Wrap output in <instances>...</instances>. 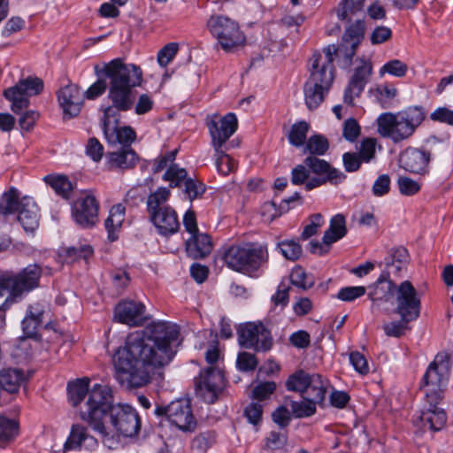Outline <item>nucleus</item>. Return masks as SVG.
I'll list each match as a JSON object with an SVG mask.
<instances>
[{"label": "nucleus", "instance_id": "1", "mask_svg": "<svg viewBox=\"0 0 453 453\" xmlns=\"http://www.w3.org/2000/svg\"><path fill=\"white\" fill-rule=\"evenodd\" d=\"M179 335V326L165 321L129 334L125 345L112 357L116 379L127 388L148 385L153 375L173 359Z\"/></svg>", "mask_w": 453, "mask_h": 453}, {"label": "nucleus", "instance_id": "2", "mask_svg": "<svg viewBox=\"0 0 453 453\" xmlns=\"http://www.w3.org/2000/svg\"><path fill=\"white\" fill-rule=\"evenodd\" d=\"M79 413L81 419L109 449L118 444L120 435L134 436L141 428L135 409L126 403L114 404L109 386L96 387L87 402L80 406Z\"/></svg>", "mask_w": 453, "mask_h": 453}, {"label": "nucleus", "instance_id": "3", "mask_svg": "<svg viewBox=\"0 0 453 453\" xmlns=\"http://www.w3.org/2000/svg\"><path fill=\"white\" fill-rule=\"evenodd\" d=\"M95 73L97 77L104 76L109 81L108 98L112 104L104 110L102 119V130H104L107 127L106 124L111 127L119 125V111L133 109L134 89L142 84L143 73L139 65L126 63L120 58L104 64L103 67L96 65Z\"/></svg>", "mask_w": 453, "mask_h": 453}, {"label": "nucleus", "instance_id": "4", "mask_svg": "<svg viewBox=\"0 0 453 453\" xmlns=\"http://www.w3.org/2000/svg\"><path fill=\"white\" fill-rule=\"evenodd\" d=\"M327 55L314 52L310 59V76L303 86L304 102L311 111L317 109L328 94L334 79V63Z\"/></svg>", "mask_w": 453, "mask_h": 453}, {"label": "nucleus", "instance_id": "5", "mask_svg": "<svg viewBox=\"0 0 453 453\" xmlns=\"http://www.w3.org/2000/svg\"><path fill=\"white\" fill-rule=\"evenodd\" d=\"M426 119L421 106H410L396 113L384 112L377 119L378 132L395 143L407 140Z\"/></svg>", "mask_w": 453, "mask_h": 453}, {"label": "nucleus", "instance_id": "6", "mask_svg": "<svg viewBox=\"0 0 453 453\" xmlns=\"http://www.w3.org/2000/svg\"><path fill=\"white\" fill-rule=\"evenodd\" d=\"M219 254L228 268L245 274L257 271L268 260L267 250L254 243L226 244Z\"/></svg>", "mask_w": 453, "mask_h": 453}, {"label": "nucleus", "instance_id": "7", "mask_svg": "<svg viewBox=\"0 0 453 453\" xmlns=\"http://www.w3.org/2000/svg\"><path fill=\"white\" fill-rule=\"evenodd\" d=\"M450 370V358L445 352L438 353L428 365L421 384L428 403L434 405L442 399L443 390L449 382Z\"/></svg>", "mask_w": 453, "mask_h": 453}, {"label": "nucleus", "instance_id": "8", "mask_svg": "<svg viewBox=\"0 0 453 453\" xmlns=\"http://www.w3.org/2000/svg\"><path fill=\"white\" fill-rule=\"evenodd\" d=\"M365 25L364 20L357 19L355 22L349 24L342 37V42L335 46L334 44L324 48L320 52L322 55H327L330 51V60L334 63V57L339 58V65L342 68L349 67L357 49L365 37Z\"/></svg>", "mask_w": 453, "mask_h": 453}, {"label": "nucleus", "instance_id": "9", "mask_svg": "<svg viewBox=\"0 0 453 453\" xmlns=\"http://www.w3.org/2000/svg\"><path fill=\"white\" fill-rule=\"evenodd\" d=\"M206 27L226 52H231L246 42V36L238 23L228 17L212 15L207 20Z\"/></svg>", "mask_w": 453, "mask_h": 453}, {"label": "nucleus", "instance_id": "10", "mask_svg": "<svg viewBox=\"0 0 453 453\" xmlns=\"http://www.w3.org/2000/svg\"><path fill=\"white\" fill-rule=\"evenodd\" d=\"M163 180L169 182V188L160 187L149 198H168L170 188H178L184 185V193L188 198H197L202 196L206 187L200 180L188 178L185 168L172 164L163 175Z\"/></svg>", "mask_w": 453, "mask_h": 453}, {"label": "nucleus", "instance_id": "11", "mask_svg": "<svg viewBox=\"0 0 453 453\" xmlns=\"http://www.w3.org/2000/svg\"><path fill=\"white\" fill-rule=\"evenodd\" d=\"M42 275L41 268L36 265H30L17 275H5L0 278V296L9 292L12 296H19L39 285Z\"/></svg>", "mask_w": 453, "mask_h": 453}, {"label": "nucleus", "instance_id": "12", "mask_svg": "<svg viewBox=\"0 0 453 453\" xmlns=\"http://www.w3.org/2000/svg\"><path fill=\"white\" fill-rule=\"evenodd\" d=\"M42 89V80L30 76L20 80L15 86L5 88L4 96L11 102V110L19 114L29 106V97L40 94Z\"/></svg>", "mask_w": 453, "mask_h": 453}, {"label": "nucleus", "instance_id": "13", "mask_svg": "<svg viewBox=\"0 0 453 453\" xmlns=\"http://www.w3.org/2000/svg\"><path fill=\"white\" fill-rule=\"evenodd\" d=\"M149 218L159 234L168 236L178 232L180 222L177 212L166 200H147Z\"/></svg>", "mask_w": 453, "mask_h": 453}, {"label": "nucleus", "instance_id": "14", "mask_svg": "<svg viewBox=\"0 0 453 453\" xmlns=\"http://www.w3.org/2000/svg\"><path fill=\"white\" fill-rule=\"evenodd\" d=\"M155 414L165 416L172 425L182 432H193L196 427V420L188 399L173 401L167 406H158Z\"/></svg>", "mask_w": 453, "mask_h": 453}, {"label": "nucleus", "instance_id": "15", "mask_svg": "<svg viewBox=\"0 0 453 453\" xmlns=\"http://www.w3.org/2000/svg\"><path fill=\"white\" fill-rule=\"evenodd\" d=\"M304 165L316 177L311 178L305 185V190L309 191L320 187L326 182L337 184L346 179V175L339 169L333 167L328 162L316 156H308L304 159Z\"/></svg>", "mask_w": 453, "mask_h": 453}, {"label": "nucleus", "instance_id": "16", "mask_svg": "<svg viewBox=\"0 0 453 453\" xmlns=\"http://www.w3.org/2000/svg\"><path fill=\"white\" fill-rule=\"evenodd\" d=\"M395 312L400 317L416 320L421 311L420 296L409 280H404L397 286L395 291Z\"/></svg>", "mask_w": 453, "mask_h": 453}, {"label": "nucleus", "instance_id": "17", "mask_svg": "<svg viewBox=\"0 0 453 453\" xmlns=\"http://www.w3.org/2000/svg\"><path fill=\"white\" fill-rule=\"evenodd\" d=\"M225 385L224 375L220 369L211 366L202 372L196 380V393L207 403L218 399Z\"/></svg>", "mask_w": 453, "mask_h": 453}, {"label": "nucleus", "instance_id": "18", "mask_svg": "<svg viewBox=\"0 0 453 453\" xmlns=\"http://www.w3.org/2000/svg\"><path fill=\"white\" fill-rule=\"evenodd\" d=\"M206 127L211 138V146L214 150H218L236 132L238 120L232 112L223 117L213 115L206 119Z\"/></svg>", "mask_w": 453, "mask_h": 453}, {"label": "nucleus", "instance_id": "19", "mask_svg": "<svg viewBox=\"0 0 453 453\" xmlns=\"http://www.w3.org/2000/svg\"><path fill=\"white\" fill-rule=\"evenodd\" d=\"M358 65L354 68L348 86L344 90L343 101L345 104L353 106L354 99L360 96L372 74V63L370 59H357Z\"/></svg>", "mask_w": 453, "mask_h": 453}, {"label": "nucleus", "instance_id": "20", "mask_svg": "<svg viewBox=\"0 0 453 453\" xmlns=\"http://www.w3.org/2000/svg\"><path fill=\"white\" fill-rule=\"evenodd\" d=\"M239 342L242 347L257 351H266L273 344L270 332L261 323H248L242 326L239 330Z\"/></svg>", "mask_w": 453, "mask_h": 453}, {"label": "nucleus", "instance_id": "21", "mask_svg": "<svg viewBox=\"0 0 453 453\" xmlns=\"http://www.w3.org/2000/svg\"><path fill=\"white\" fill-rule=\"evenodd\" d=\"M0 212L3 215L18 213V220L26 231L34 230L38 225L37 206L35 203H21L20 200H1Z\"/></svg>", "mask_w": 453, "mask_h": 453}, {"label": "nucleus", "instance_id": "22", "mask_svg": "<svg viewBox=\"0 0 453 453\" xmlns=\"http://www.w3.org/2000/svg\"><path fill=\"white\" fill-rule=\"evenodd\" d=\"M347 232L345 217L342 214L334 215L330 220L328 229L324 233L322 242H311V252L319 256L327 254L330 245L343 238Z\"/></svg>", "mask_w": 453, "mask_h": 453}, {"label": "nucleus", "instance_id": "23", "mask_svg": "<svg viewBox=\"0 0 453 453\" xmlns=\"http://www.w3.org/2000/svg\"><path fill=\"white\" fill-rule=\"evenodd\" d=\"M397 286L390 279V272L383 270L377 280L368 287V297L372 303V308L390 302L395 296Z\"/></svg>", "mask_w": 453, "mask_h": 453}, {"label": "nucleus", "instance_id": "24", "mask_svg": "<svg viewBox=\"0 0 453 453\" xmlns=\"http://www.w3.org/2000/svg\"><path fill=\"white\" fill-rule=\"evenodd\" d=\"M99 204L96 200H74L72 218L83 228L94 226L98 221Z\"/></svg>", "mask_w": 453, "mask_h": 453}, {"label": "nucleus", "instance_id": "25", "mask_svg": "<svg viewBox=\"0 0 453 453\" xmlns=\"http://www.w3.org/2000/svg\"><path fill=\"white\" fill-rule=\"evenodd\" d=\"M145 306L134 301L120 302L115 308L114 319L130 326H142L145 322Z\"/></svg>", "mask_w": 453, "mask_h": 453}, {"label": "nucleus", "instance_id": "26", "mask_svg": "<svg viewBox=\"0 0 453 453\" xmlns=\"http://www.w3.org/2000/svg\"><path fill=\"white\" fill-rule=\"evenodd\" d=\"M430 158L429 151L417 148H408L400 156V164L403 169L410 173L422 174L427 172Z\"/></svg>", "mask_w": 453, "mask_h": 453}, {"label": "nucleus", "instance_id": "27", "mask_svg": "<svg viewBox=\"0 0 453 453\" xmlns=\"http://www.w3.org/2000/svg\"><path fill=\"white\" fill-rule=\"evenodd\" d=\"M57 96L65 115L73 118L80 113L83 103V96L76 85L70 84L60 88Z\"/></svg>", "mask_w": 453, "mask_h": 453}, {"label": "nucleus", "instance_id": "28", "mask_svg": "<svg viewBox=\"0 0 453 453\" xmlns=\"http://www.w3.org/2000/svg\"><path fill=\"white\" fill-rule=\"evenodd\" d=\"M107 127L103 130L104 139L109 146L120 148H132V143L136 139V133L130 126L119 127V125Z\"/></svg>", "mask_w": 453, "mask_h": 453}, {"label": "nucleus", "instance_id": "29", "mask_svg": "<svg viewBox=\"0 0 453 453\" xmlns=\"http://www.w3.org/2000/svg\"><path fill=\"white\" fill-rule=\"evenodd\" d=\"M426 411H422L420 415L413 421L414 425L423 431H439L446 423L445 411L438 408L436 404L432 405Z\"/></svg>", "mask_w": 453, "mask_h": 453}, {"label": "nucleus", "instance_id": "30", "mask_svg": "<svg viewBox=\"0 0 453 453\" xmlns=\"http://www.w3.org/2000/svg\"><path fill=\"white\" fill-rule=\"evenodd\" d=\"M139 161L137 153L132 148H119L106 154V165L111 170H128Z\"/></svg>", "mask_w": 453, "mask_h": 453}, {"label": "nucleus", "instance_id": "31", "mask_svg": "<svg viewBox=\"0 0 453 453\" xmlns=\"http://www.w3.org/2000/svg\"><path fill=\"white\" fill-rule=\"evenodd\" d=\"M212 242L209 234L196 233L190 235L186 241V250L190 257L195 259L207 257L212 250Z\"/></svg>", "mask_w": 453, "mask_h": 453}, {"label": "nucleus", "instance_id": "32", "mask_svg": "<svg viewBox=\"0 0 453 453\" xmlns=\"http://www.w3.org/2000/svg\"><path fill=\"white\" fill-rule=\"evenodd\" d=\"M83 444L87 447H95L97 445V440L88 434L85 426L74 424L72 426L70 434L64 444V452L80 449Z\"/></svg>", "mask_w": 453, "mask_h": 453}, {"label": "nucleus", "instance_id": "33", "mask_svg": "<svg viewBox=\"0 0 453 453\" xmlns=\"http://www.w3.org/2000/svg\"><path fill=\"white\" fill-rule=\"evenodd\" d=\"M328 387L329 382L326 379H324L319 373H311L303 397L311 399L315 403H319V406H322Z\"/></svg>", "mask_w": 453, "mask_h": 453}, {"label": "nucleus", "instance_id": "34", "mask_svg": "<svg viewBox=\"0 0 453 453\" xmlns=\"http://www.w3.org/2000/svg\"><path fill=\"white\" fill-rule=\"evenodd\" d=\"M102 384H95L89 388V380L87 378L78 379L74 381L69 382L67 386L68 398L73 406H78L82 400L86 399L84 403L88 399L92 390Z\"/></svg>", "mask_w": 453, "mask_h": 453}, {"label": "nucleus", "instance_id": "35", "mask_svg": "<svg viewBox=\"0 0 453 453\" xmlns=\"http://www.w3.org/2000/svg\"><path fill=\"white\" fill-rule=\"evenodd\" d=\"M43 180L62 198H68L70 193L76 188L75 184L63 174H48L43 177Z\"/></svg>", "mask_w": 453, "mask_h": 453}, {"label": "nucleus", "instance_id": "36", "mask_svg": "<svg viewBox=\"0 0 453 453\" xmlns=\"http://www.w3.org/2000/svg\"><path fill=\"white\" fill-rule=\"evenodd\" d=\"M126 208L122 203H118L111 207L110 214L105 220V228L108 232V238L111 242L118 239L116 231H118L125 219Z\"/></svg>", "mask_w": 453, "mask_h": 453}, {"label": "nucleus", "instance_id": "37", "mask_svg": "<svg viewBox=\"0 0 453 453\" xmlns=\"http://www.w3.org/2000/svg\"><path fill=\"white\" fill-rule=\"evenodd\" d=\"M291 200H265L261 205V216L266 222H271L282 213L288 211Z\"/></svg>", "mask_w": 453, "mask_h": 453}, {"label": "nucleus", "instance_id": "38", "mask_svg": "<svg viewBox=\"0 0 453 453\" xmlns=\"http://www.w3.org/2000/svg\"><path fill=\"white\" fill-rule=\"evenodd\" d=\"M365 1V0H342L336 9L338 19L350 21L355 15L363 12Z\"/></svg>", "mask_w": 453, "mask_h": 453}, {"label": "nucleus", "instance_id": "39", "mask_svg": "<svg viewBox=\"0 0 453 453\" xmlns=\"http://www.w3.org/2000/svg\"><path fill=\"white\" fill-rule=\"evenodd\" d=\"M371 93L374 96L380 105L386 109L391 105L392 101L397 96V89L393 84L386 83L378 85Z\"/></svg>", "mask_w": 453, "mask_h": 453}, {"label": "nucleus", "instance_id": "40", "mask_svg": "<svg viewBox=\"0 0 453 453\" xmlns=\"http://www.w3.org/2000/svg\"><path fill=\"white\" fill-rule=\"evenodd\" d=\"M311 373H308L303 370H298L292 373L286 380V388L288 391L298 392L303 395Z\"/></svg>", "mask_w": 453, "mask_h": 453}, {"label": "nucleus", "instance_id": "41", "mask_svg": "<svg viewBox=\"0 0 453 453\" xmlns=\"http://www.w3.org/2000/svg\"><path fill=\"white\" fill-rule=\"evenodd\" d=\"M309 124L306 121L295 123L288 133V139L291 145L299 148L305 143Z\"/></svg>", "mask_w": 453, "mask_h": 453}, {"label": "nucleus", "instance_id": "42", "mask_svg": "<svg viewBox=\"0 0 453 453\" xmlns=\"http://www.w3.org/2000/svg\"><path fill=\"white\" fill-rule=\"evenodd\" d=\"M19 433V424L16 420L0 416V444L13 440Z\"/></svg>", "mask_w": 453, "mask_h": 453}, {"label": "nucleus", "instance_id": "43", "mask_svg": "<svg viewBox=\"0 0 453 453\" xmlns=\"http://www.w3.org/2000/svg\"><path fill=\"white\" fill-rule=\"evenodd\" d=\"M329 143L326 137L320 134L311 136L305 143L304 153L311 156H323L328 150Z\"/></svg>", "mask_w": 453, "mask_h": 453}, {"label": "nucleus", "instance_id": "44", "mask_svg": "<svg viewBox=\"0 0 453 453\" xmlns=\"http://www.w3.org/2000/svg\"><path fill=\"white\" fill-rule=\"evenodd\" d=\"M408 72V65L400 59H391L386 62L379 70L380 77H383L386 73L396 77L403 78Z\"/></svg>", "mask_w": 453, "mask_h": 453}, {"label": "nucleus", "instance_id": "45", "mask_svg": "<svg viewBox=\"0 0 453 453\" xmlns=\"http://www.w3.org/2000/svg\"><path fill=\"white\" fill-rule=\"evenodd\" d=\"M303 398V400L300 402H291V411L296 418H307L312 416L316 412V405H319V403H315L311 399H307L306 397Z\"/></svg>", "mask_w": 453, "mask_h": 453}, {"label": "nucleus", "instance_id": "46", "mask_svg": "<svg viewBox=\"0 0 453 453\" xmlns=\"http://www.w3.org/2000/svg\"><path fill=\"white\" fill-rule=\"evenodd\" d=\"M409 261L410 257L408 250L404 247H398L392 249L388 257H386L385 262H379L377 263V265L379 267H382L384 265V270L389 271L391 265H394L395 263L408 264Z\"/></svg>", "mask_w": 453, "mask_h": 453}, {"label": "nucleus", "instance_id": "47", "mask_svg": "<svg viewBox=\"0 0 453 453\" xmlns=\"http://www.w3.org/2000/svg\"><path fill=\"white\" fill-rule=\"evenodd\" d=\"M400 318V320L384 324L383 330L388 336L399 338L403 335L406 331L410 330L409 323L414 321V319H409V318L405 317Z\"/></svg>", "mask_w": 453, "mask_h": 453}, {"label": "nucleus", "instance_id": "48", "mask_svg": "<svg viewBox=\"0 0 453 453\" xmlns=\"http://www.w3.org/2000/svg\"><path fill=\"white\" fill-rule=\"evenodd\" d=\"M284 257L288 260H297L303 254V249L298 242L295 240H285L278 243Z\"/></svg>", "mask_w": 453, "mask_h": 453}, {"label": "nucleus", "instance_id": "49", "mask_svg": "<svg viewBox=\"0 0 453 453\" xmlns=\"http://www.w3.org/2000/svg\"><path fill=\"white\" fill-rule=\"evenodd\" d=\"M215 157L216 167L219 173L223 175H227L235 169V162L234 161L233 158H231L227 154L225 153L222 148H219V150H215Z\"/></svg>", "mask_w": 453, "mask_h": 453}, {"label": "nucleus", "instance_id": "50", "mask_svg": "<svg viewBox=\"0 0 453 453\" xmlns=\"http://www.w3.org/2000/svg\"><path fill=\"white\" fill-rule=\"evenodd\" d=\"M324 224V218L320 213H314L309 217V223L304 226L301 238L307 240L318 233L319 228Z\"/></svg>", "mask_w": 453, "mask_h": 453}, {"label": "nucleus", "instance_id": "51", "mask_svg": "<svg viewBox=\"0 0 453 453\" xmlns=\"http://www.w3.org/2000/svg\"><path fill=\"white\" fill-rule=\"evenodd\" d=\"M276 390V383L273 381H264L258 383L252 390V397L258 401L268 399Z\"/></svg>", "mask_w": 453, "mask_h": 453}, {"label": "nucleus", "instance_id": "52", "mask_svg": "<svg viewBox=\"0 0 453 453\" xmlns=\"http://www.w3.org/2000/svg\"><path fill=\"white\" fill-rule=\"evenodd\" d=\"M361 128L357 119L354 118L347 119L343 123L342 136L348 142H355L360 135Z\"/></svg>", "mask_w": 453, "mask_h": 453}, {"label": "nucleus", "instance_id": "53", "mask_svg": "<svg viewBox=\"0 0 453 453\" xmlns=\"http://www.w3.org/2000/svg\"><path fill=\"white\" fill-rule=\"evenodd\" d=\"M258 365L256 356L249 352H241L236 360V365L242 372L254 371Z\"/></svg>", "mask_w": 453, "mask_h": 453}, {"label": "nucleus", "instance_id": "54", "mask_svg": "<svg viewBox=\"0 0 453 453\" xmlns=\"http://www.w3.org/2000/svg\"><path fill=\"white\" fill-rule=\"evenodd\" d=\"M179 50L178 43L169 42L157 54V62L161 66H166L175 57Z\"/></svg>", "mask_w": 453, "mask_h": 453}, {"label": "nucleus", "instance_id": "55", "mask_svg": "<svg viewBox=\"0 0 453 453\" xmlns=\"http://www.w3.org/2000/svg\"><path fill=\"white\" fill-rule=\"evenodd\" d=\"M154 100L149 94H141L138 99L134 102V111L137 115H143L153 109Z\"/></svg>", "mask_w": 453, "mask_h": 453}, {"label": "nucleus", "instance_id": "56", "mask_svg": "<svg viewBox=\"0 0 453 453\" xmlns=\"http://www.w3.org/2000/svg\"><path fill=\"white\" fill-rule=\"evenodd\" d=\"M65 254L67 258L72 261L80 258L88 259L93 254V249L90 245L79 244L78 246L67 248Z\"/></svg>", "mask_w": 453, "mask_h": 453}, {"label": "nucleus", "instance_id": "57", "mask_svg": "<svg viewBox=\"0 0 453 453\" xmlns=\"http://www.w3.org/2000/svg\"><path fill=\"white\" fill-rule=\"evenodd\" d=\"M290 281L293 285L307 289L314 285L313 281L307 280V274L301 266H296L290 274Z\"/></svg>", "mask_w": 453, "mask_h": 453}, {"label": "nucleus", "instance_id": "58", "mask_svg": "<svg viewBox=\"0 0 453 453\" xmlns=\"http://www.w3.org/2000/svg\"><path fill=\"white\" fill-rule=\"evenodd\" d=\"M366 288L363 286L342 288L337 294V297L345 302H351L363 296Z\"/></svg>", "mask_w": 453, "mask_h": 453}, {"label": "nucleus", "instance_id": "59", "mask_svg": "<svg viewBox=\"0 0 453 453\" xmlns=\"http://www.w3.org/2000/svg\"><path fill=\"white\" fill-rule=\"evenodd\" d=\"M99 79L94 82L85 92L86 97L88 99H95L100 96H102L106 88L109 86V81L104 77H98Z\"/></svg>", "mask_w": 453, "mask_h": 453}, {"label": "nucleus", "instance_id": "60", "mask_svg": "<svg viewBox=\"0 0 453 453\" xmlns=\"http://www.w3.org/2000/svg\"><path fill=\"white\" fill-rule=\"evenodd\" d=\"M376 140L366 138L362 141L358 156L364 162H369L375 155Z\"/></svg>", "mask_w": 453, "mask_h": 453}, {"label": "nucleus", "instance_id": "61", "mask_svg": "<svg viewBox=\"0 0 453 453\" xmlns=\"http://www.w3.org/2000/svg\"><path fill=\"white\" fill-rule=\"evenodd\" d=\"M86 153L95 162H98L103 157L104 146L96 138H89L86 146Z\"/></svg>", "mask_w": 453, "mask_h": 453}, {"label": "nucleus", "instance_id": "62", "mask_svg": "<svg viewBox=\"0 0 453 453\" xmlns=\"http://www.w3.org/2000/svg\"><path fill=\"white\" fill-rule=\"evenodd\" d=\"M290 287L285 283L284 281H281L280 285L278 286L276 293L272 296L271 301L275 305H281V306H287L289 301V292Z\"/></svg>", "mask_w": 453, "mask_h": 453}, {"label": "nucleus", "instance_id": "63", "mask_svg": "<svg viewBox=\"0 0 453 453\" xmlns=\"http://www.w3.org/2000/svg\"><path fill=\"white\" fill-rule=\"evenodd\" d=\"M398 185H399L400 192L403 196H414L420 189V185L417 181H415L408 177L399 178Z\"/></svg>", "mask_w": 453, "mask_h": 453}, {"label": "nucleus", "instance_id": "64", "mask_svg": "<svg viewBox=\"0 0 453 453\" xmlns=\"http://www.w3.org/2000/svg\"><path fill=\"white\" fill-rule=\"evenodd\" d=\"M430 119L433 121L453 126V111L447 107H438L430 114Z\"/></svg>", "mask_w": 453, "mask_h": 453}]
</instances>
